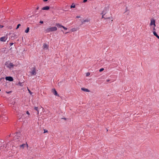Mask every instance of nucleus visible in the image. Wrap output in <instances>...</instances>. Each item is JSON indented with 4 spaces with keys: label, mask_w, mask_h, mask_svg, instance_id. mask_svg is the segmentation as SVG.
I'll use <instances>...</instances> for the list:
<instances>
[{
    "label": "nucleus",
    "mask_w": 159,
    "mask_h": 159,
    "mask_svg": "<svg viewBox=\"0 0 159 159\" xmlns=\"http://www.w3.org/2000/svg\"><path fill=\"white\" fill-rule=\"evenodd\" d=\"M57 30V28L56 27L49 28L46 29L45 30V32L46 33H48L50 32L56 31Z\"/></svg>",
    "instance_id": "1"
},
{
    "label": "nucleus",
    "mask_w": 159,
    "mask_h": 159,
    "mask_svg": "<svg viewBox=\"0 0 159 159\" xmlns=\"http://www.w3.org/2000/svg\"><path fill=\"white\" fill-rule=\"evenodd\" d=\"M31 71L30 72L31 75H35L36 74L35 67H33L31 69Z\"/></svg>",
    "instance_id": "2"
},
{
    "label": "nucleus",
    "mask_w": 159,
    "mask_h": 159,
    "mask_svg": "<svg viewBox=\"0 0 159 159\" xmlns=\"http://www.w3.org/2000/svg\"><path fill=\"white\" fill-rule=\"evenodd\" d=\"M5 65L7 68H10L13 67L14 66L13 64L11 62H6Z\"/></svg>",
    "instance_id": "3"
},
{
    "label": "nucleus",
    "mask_w": 159,
    "mask_h": 159,
    "mask_svg": "<svg viewBox=\"0 0 159 159\" xmlns=\"http://www.w3.org/2000/svg\"><path fill=\"white\" fill-rule=\"evenodd\" d=\"M108 10V7H106L104 8V9L101 13L102 15H105L107 12Z\"/></svg>",
    "instance_id": "4"
},
{
    "label": "nucleus",
    "mask_w": 159,
    "mask_h": 159,
    "mask_svg": "<svg viewBox=\"0 0 159 159\" xmlns=\"http://www.w3.org/2000/svg\"><path fill=\"white\" fill-rule=\"evenodd\" d=\"M5 79L9 81H13V78L11 76H7L6 77Z\"/></svg>",
    "instance_id": "5"
},
{
    "label": "nucleus",
    "mask_w": 159,
    "mask_h": 159,
    "mask_svg": "<svg viewBox=\"0 0 159 159\" xmlns=\"http://www.w3.org/2000/svg\"><path fill=\"white\" fill-rule=\"evenodd\" d=\"M52 92L54 94L55 96H59V95L58 94L57 92L56 91V89H52Z\"/></svg>",
    "instance_id": "6"
},
{
    "label": "nucleus",
    "mask_w": 159,
    "mask_h": 159,
    "mask_svg": "<svg viewBox=\"0 0 159 159\" xmlns=\"http://www.w3.org/2000/svg\"><path fill=\"white\" fill-rule=\"evenodd\" d=\"M43 48L44 50H47L48 48V46L46 43H44L43 45Z\"/></svg>",
    "instance_id": "7"
},
{
    "label": "nucleus",
    "mask_w": 159,
    "mask_h": 159,
    "mask_svg": "<svg viewBox=\"0 0 159 159\" xmlns=\"http://www.w3.org/2000/svg\"><path fill=\"white\" fill-rule=\"evenodd\" d=\"M20 147L21 148H22L23 149L25 147H26V148H28V145L26 144H23L22 145H20Z\"/></svg>",
    "instance_id": "8"
},
{
    "label": "nucleus",
    "mask_w": 159,
    "mask_h": 159,
    "mask_svg": "<svg viewBox=\"0 0 159 159\" xmlns=\"http://www.w3.org/2000/svg\"><path fill=\"white\" fill-rule=\"evenodd\" d=\"M155 20L153 19H152L151 20V23L150 24V25H153L154 26V27H155L156 25H155Z\"/></svg>",
    "instance_id": "9"
},
{
    "label": "nucleus",
    "mask_w": 159,
    "mask_h": 159,
    "mask_svg": "<svg viewBox=\"0 0 159 159\" xmlns=\"http://www.w3.org/2000/svg\"><path fill=\"white\" fill-rule=\"evenodd\" d=\"M7 38L5 36L2 37L0 38V40L1 41L5 42L7 39Z\"/></svg>",
    "instance_id": "10"
},
{
    "label": "nucleus",
    "mask_w": 159,
    "mask_h": 159,
    "mask_svg": "<svg viewBox=\"0 0 159 159\" xmlns=\"http://www.w3.org/2000/svg\"><path fill=\"white\" fill-rule=\"evenodd\" d=\"M2 119H3V120L4 122H5L6 120H7L8 119V117L4 115H3L2 116Z\"/></svg>",
    "instance_id": "11"
},
{
    "label": "nucleus",
    "mask_w": 159,
    "mask_h": 159,
    "mask_svg": "<svg viewBox=\"0 0 159 159\" xmlns=\"http://www.w3.org/2000/svg\"><path fill=\"white\" fill-rule=\"evenodd\" d=\"M49 8H49V6H46V7H43L42 8V10H48L49 9Z\"/></svg>",
    "instance_id": "12"
},
{
    "label": "nucleus",
    "mask_w": 159,
    "mask_h": 159,
    "mask_svg": "<svg viewBox=\"0 0 159 159\" xmlns=\"http://www.w3.org/2000/svg\"><path fill=\"white\" fill-rule=\"evenodd\" d=\"M81 90L84 92H89V90L87 89H85L84 88H82L81 89Z\"/></svg>",
    "instance_id": "13"
},
{
    "label": "nucleus",
    "mask_w": 159,
    "mask_h": 159,
    "mask_svg": "<svg viewBox=\"0 0 159 159\" xmlns=\"http://www.w3.org/2000/svg\"><path fill=\"white\" fill-rule=\"evenodd\" d=\"M153 34L155 36L159 39V36L157 34V33L155 31L153 32Z\"/></svg>",
    "instance_id": "14"
},
{
    "label": "nucleus",
    "mask_w": 159,
    "mask_h": 159,
    "mask_svg": "<svg viewBox=\"0 0 159 159\" xmlns=\"http://www.w3.org/2000/svg\"><path fill=\"white\" fill-rule=\"evenodd\" d=\"M34 109L35 110H36L37 111V113L38 114H39V108L38 107H34Z\"/></svg>",
    "instance_id": "15"
},
{
    "label": "nucleus",
    "mask_w": 159,
    "mask_h": 159,
    "mask_svg": "<svg viewBox=\"0 0 159 159\" xmlns=\"http://www.w3.org/2000/svg\"><path fill=\"white\" fill-rule=\"evenodd\" d=\"M105 15H102V18H104L105 19H111L112 18L111 17H106V18H105V17L104 16Z\"/></svg>",
    "instance_id": "16"
},
{
    "label": "nucleus",
    "mask_w": 159,
    "mask_h": 159,
    "mask_svg": "<svg viewBox=\"0 0 159 159\" xmlns=\"http://www.w3.org/2000/svg\"><path fill=\"white\" fill-rule=\"evenodd\" d=\"M89 21V20L87 19L84 20L83 21H82V24H83L85 22H88Z\"/></svg>",
    "instance_id": "17"
},
{
    "label": "nucleus",
    "mask_w": 159,
    "mask_h": 159,
    "mask_svg": "<svg viewBox=\"0 0 159 159\" xmlns=\"http://www.w3.org/2000/svg\"><path fill=\"white\" fill-rule=\"evenodd\" d=\"M56 25L58 27H59V28L62 27V25H61L60 24H58V23L57 24H56Z\"/></svg>",
    "instance_id": "18"
},
{
    "label": "nucleus",
    "mask_w": 159,
    "mask_h": 159,
    "mask_svg": "<svg viewBox=\"0 0 159 159\" xmlns=\"http://www.w3.org/2000/svg\"><path fill=\"white\" fill-rule=\"evenodd\" d=\"M29 30H30L29 28L27 27V28L25 30V32L26 33H28L29 32Z\"/></svg>",
    "instance_id": "19"
},
{
    "label": "nucleus",
    "mask_w": 159,
    "mask_h": 159,
    "mask_svg": "<svg viewBox=\"0 0 159 159\" xmlns=\"http://www.w3.org/2000/svg\"><path fill=\"white\" fill-rule=\"evenodd\" d=\"M75 5H74V3H72V5H71V6H70V7L71 8H75Z\"/></svg>",
    "instance_id": "20"
},
{
    "label": "nucleus",
    "mask_w": 159,
    "mask_h": 159,
    "mask_svg": "<svg viewBox=\"0 0 159 159\" xmlns=\"http://www.w3.org/2000/svg\"><path fill=\"white\" fill-rule=\"evenodd\" d=\"M90 75V73H89V72H87V73H86V76H89V75Z\"/></svg>",
    "instance_id": "21"
},
{
    "label": "nucleus",
    "mask_w": 159,
    "mask_h": 159,
    "mask_svg": "<svg viewBox=\"0 0 159 159\" xmlns=\"http://www.w3.org/2000/svg\"><path fill=\"white\" fill-rule=\"evenodd\" d=\"M20 26V24H18V25H17V27H16V29H18L19 28V26Z\"/></svg>",
    "instance_id": "22"
},
{
    "label": "nucleus",
    "mask_w": 159,
    "mask_h": 159,
    "mask_svg": "<svg viewBox=\"0 0 159 159\" xmlns=\"http://www.w3.org/2000/svg\"><path fill=\"white\" fill-rule=\"evenodd\" d=\"M104 70V69L103 68H101L100 69V70H99V71L100 72H101L102 71H103Z\"/></svg>",
    "instance_id": "23"
},
{
    "label": "nucleus",
    "mask_w": 159,
    "mask_h": 159,
    "mask_svg": "<svg viewBox=\"0 0 159 159\" xmlns=\"http://www.w3.org/2000/svg\"><path fill=\"white\" fill-rule=\"evenodd\" d=\"M62 27L63 29H64L65 30H67V28H66V27H65L64 26H62Z\"/></svg>",
    "instance_id": "24"
},
{
    "label": "nucleus",
    "mask_w": 159,
    "mask_h": 159,
    "mask_svg": "<svg viewBox=\"0 0 159 159\" xmlns=\"http://www.w3.org/2000/svg\"><path fill=\"white\" fill-rule=\"evenodd\" d=\"M28 90L29 92V93H30V94H31L32 93V92H31L30 91L29 89H28Z\"/></svg>",
    "instance_id": "25"
},
{
    "label": "nucleus",
    "mask_w": 159,
    "mask_h": 159,
    "mask_svg": "<svg viewBox=\"0 0 159 159\" xmlns=\"http://www.w3.org/2000/svg\"><path fill=\"white\" fill-rule=\"evenodd\" d=\"M26 113L29 116L30 115V113H29V112L28 111H27L26 112Z\"/></svg>",
    "instance_id": "26"
},
{
    "label": "nucleus",
    "mask_w": 159,
    "mask_h": 159,
    "mask_svg": "<svg viewBox=\"0 0 159 159\" xmlns=\"http://www.w3.org/2000/svg\"><path fill=\"white\" fill-rule=\"evenodd\" d=\"M39 23H41V24H43V21L41 20V21H40Z\"/></svg>",
    "instance_id": "27"
},
{
    "label": "nucleus",
    "mask_w": 159,
    "mask_h": 159,
    "mask_svg": "<svg viewBox=\"0 0 159 159\" xmlns=\"http://www.w3.org/2000/svg\"><path fill=\"white\" fill-rule=\"evenodd\" d=\"M48 132V131L47 130H44V133H45Z\"/></svg>",
    "instance_id": "28"
},
{
    "label": "nucleus",
    "mask_w": 159,
    "mask_h": 159,
    "mask_svg": "<svg viewBox=\"0 0 159 159\" xmlns=\"http://www.w3.org/2000/svg\"><path fill=\"white\" fill-rule=\"evenodd\" d=\"M3 27V26L2 25H0V28H2Z\"/></svg>",
    "instance_id": "29"
},
{
    "label": "nucleus",
    "mask_w": 159,
    "mask_h": 159,
    "mask_svg": "<svg viewBox=\"0 0 159 159\" xmlns=\"http://www.w3.org/2000/svg\"><path fill=\"white\" fill-rule=\"evenodd\" d=\"M87 0H83V2H85L87 1Z\"/></svg>",
    "instance_id": "30"
},
{
    "label": "nucleus",
    "mask_w": 159,
    "mask_h": 159,
    "mask_svg": "<svg viewBox=\"0 0 159 159\" xmlns=\"http://www.w3.org/2000/svg\"><path fill=\"white\" fill-rule=\"evenodd\" d=\"M10 46H11L13 44V43H10Z\"/></svg>",
    "instance_id": "31"
},
{
    "label": "nucleus",
    "mask_w": 159,
    "mask_h": 159,
    "mask_svg": "<svg viewBox=\"0 0 159 159\" xmlns=\"http://www.w3.org/2000/svg\"><path fill=\"white\" fill-rule=\"evenodd\" d=\"M39 7H38H38H37V8H36V10H39Z\"/></svg>",
    "instance_id": "32"
},
{
    "label": "nucleus",
    "mask_w": 159,
    "mask_h": 159,
    "mask_svg": "<svg viewBox=\"0 0 159 159\" xmlns=\"http://www.w3.org/2000/svg\"><path fill=\"white\" fill-rule=\"evenodd\" d=\"M80 16H77L76 17V18H80Z\"/></svg>",
    "instance_id": "33"
},
{
    "label": "nucleus",
    "mask_w": 159,
    "mask_h": 159,
    "mask_svg": "<svg viewBox=\"0 0 159 159\" xmlns=\"http://www.w3.org/2000/svg\"><path fill=\"white\" fill-rule=\"evenodd\" d=\"M48 0H43L44 2H47Z\"/></svg>",
    "instance_id": "34"
},
{
    "label": "nucleus",
    "mask_w": 159,
    "mask_h": 159,
    "mask_svg": "<svg viewBox=\"0 0 159 159\" xmlns=\"http://www.w3.org/2000/svg\"><path fill=\"white\" fill-rule=\"evenodd\" d=\"M109 80H106V81H107V82H109Z\"/></svg>",
    "instance_id": "35"
},
{
    "label": "nucleus",
    "mask_w": 159,
    "mask_h": 159,
    "mask_svg": "<svg viewBox=\"0 0 159 159\" xmlns=\"http://www.w3.org/2000/svg\"><path fill=\"white\" fill-rule=\"evenodd\" d=\"M153 30H155V27L154 26V27L153 28Z\"/></svg>",
    "instance_id": "36"
},
{
    "label": "nucleus",
    "mask_w": 159,
    "mask_h": 159,
    "mask_svg": "<svg viewBox=\"0 0 159 159\" xmlns=\"http://www.w3.org/2000/svg\"><path fill=\"white\" fill-rule=\"evenodd\" d=\"M11 134H10L9 135V137H10L11 136Z\"/></svg>",
    "instance_id": "37"
},
{
    "label": "nucleus",
    "mask_w": 159,
    "mask_h": 159,
    "mask_svg": "<svg viewBox=\"0 0 159 159\" xmlns=\"http://www.w3.org/2000/svg\"><path fill=\"white\" fill-rule=\"evenodd\" d=\"M62 119H64V120H66V118H63Z\"/></svg>",
    "instance_id": "38"
},
{
    "label": "nucleus",
    "mask_w": 159,
    "mask_h": 159,
    "mask_svg": "<svg viewBox=\"0 0 159 159\" xmlns=\"http://www.w3.org/2000/svg\"><path fill=\"white\" fill-rule=\"evenodd\" d=\"M2 118V116H0V118Z\"/></svg>",
    "instance_id": "39"
}]
</instances>
